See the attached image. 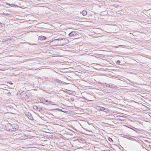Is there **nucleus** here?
<instances>
[{
  "label": "nucleus",
  "instance_id": "nucleus-1",
  "mask_svg": "<svg viewBox=\"0 0 151 151\" xmlns=\"http://www.w3.org/2000/svg\"><path fill=\"white\" fill-rule=\"evenodd\" d=\"M5 127L6 130L13 132L16 131L18 129L19 126L15 124H11L8 123L6 124Z\"/></svg>",
  "mask_w": 151,
  "mask_h": 151
},
{
  "label": "nucleus",
  "instance_id": "nucleus-2",
  "mask_svg": "<svg viewBox=\"0 0 151 151\" xmlns=\"http://www.w3.org/2000/svg\"><path fill=\"white\" fill-rule=\"evenodd\" d=\"M58 42L59 44V46H62L63 45L67 44L69 42V40L65 38H58Z\"/></svg>",
  "mask_w": 151,
  "mask_h": 151
},
{
  "label": "nucleus",
  "instance_id": "nucleus-3",
  "mask_svg": "<svg viewBox=\"0 0 151 151\" xmlns=\"http://www.w3.org/2000/svg\"><path fill=\"white\" fill-rule=\"evenodd\" d=\"M50 45L51 46H59L58 39H55L51 41L50 43Z\"/></svg>",
  "mask_w": 151,
  "mask_h": 151
},
{
  "label": "nucleus",
  "instance_id": "nucleus-4",
  "mask_svg": "<svg viewBox=\"0 0 151 151\" xmlns=\"http://www.w3.org/2000/svg\"><path fill=\"white\" fill-rule=\"evenodd\" d=\"M78 32L76 31H72L69 34V36L70 37H74L77 35Z\"/></svg>",
  "mask_w": 151,
  "mask_h": 151
},
{
  "label": "nucleus",
  "instance_id": "nucleus-5",
  "mask_svg": "<svg viewBox=\"0 0 151 151\" xmlns=\"http://www.w3.org/2000/svg\"><path fill=\"white\" fill-rule=\"evenodd\" d=\"M19 137L21 139H25L27 138V135L24 133L21 134H19Z\"/></svg>",
  "mask_w": 151,
  "mask_h": 151
},
{
  "label": "nucleus",
  "instance_id": "nucleus-6",
  "mask_svg": "<svg viewBox=\"0 0 151 151\" xmlns=\"http://www.w3.org/2000/svg\"><path fill=\"white\" fill-rule=\"evenodd\" d=\"M25 115L29 119L32 120L33 119L32 115L29 112L26 113V114H25Z\"/></svg>",
  "mask_w": 151,
  "mask_h": 151
},
{
  "label": "nucleus",
  "instance_id": "nucleus-7",
  "mask_svg": "<svg viewBox=\"0 0 151 151\" xmlns=\"http://www.w3.org/2000/svg\"><path fill=\"white\" fill-rule=\"evenodd\" d=\"M33 107L34 109L40 112H41V110H42L41 108L39 106H34Z\"/></svg>",
  "mask_w": 151,
  "mask_h": 151
},
{
  "label": "nucleus",
  "instance_id": "nucleus-8",
  "mask_svg": "<svg viewBox=\"0 0 151 151\" xmlns=\"http://www.w3.org/2000/svg\"><path fill=\"white\" fill-rule=\"evenodd\" d=\"M97 109L99 111H103L105 109V108L104 107L97 106Z\"/></svg>",
  "mask_w": 151,
  "mask_h": 151
},
{
  "label": "nucleus",
  "instance_id": "nucleus-9",
  "mask_svg": "<svg viewBox=\"0 0 151 151\" xmlns=\"http://www.w3.org/2000/svg\"><path fill=\"white\" fill-rule=\"evenodd\" d=\"M39 39L41 40H45L46 39V37L45 36H40L39 37Z\"/></svg>",
  "mask_w": 151,
  "mask_h": 151
},
{
  "label": "nucleus",
  "instance_id": "nucleus-10",
  "mask_svg": "<svg viewBox=\"0 0 151 151\" xmlns=\"http://www.w3.org/2000/svg\"><path fill=\"white\" fill-rule=\"evenodd\" d=\"M81 13L83 16H85L87 15V12L85 10H83L81 12Z\"/></svg>",
  "mask_w": 151,
  "mask_h": 151
},
{
  "label": "nucleus",
  "instance_id": "nucleus-11",
  "mask_svg": "<svg viewBox=\"0 0 151 151\" xmlns=\"http://www.w3.org/2000/svg\"><path fill=\"white\" fill-rule=\"evenodd\" d=\"M55 81H56V82L58 83H63L64 82H63L58 79H56V80H55Z\"/></svg>",
  "mask_w": 151,
  "mask_h": 151
},
{
  "label": "nucleus",
  "instance_id": "nucleus-12",
  "mask_svg": "<svg viewBox=\"0 0 151 151\" xmlns=\"http://www.w3.org/2000/svg\"><path fill=\"white\" fill-rule=\"evenodd\" d=\"M79 142H81V143H83V141H84V140H82L81 139H77V140Z\"/></svg>",
  "mask_w": 151,
  "mask_h": 151
},
{
  "label": "nucleus",
  "instance_id": "nucleus-13",
  "mask_svg": "<svg viewBox=\"0 0 151 151\" xmlns=\"http://www.w3.org/2000/svg\"><path fill=\"white\" fill-rule=\"evenodd\" d=\"M43 101H42L43 102H44V103H46V102H48V101L45 99H43Z\"/></svg>",
  "mask_w": 151,
  "mask_h": 151
},
{
  "label": "nucleus",
  "instance_id": "nucleus-14",
  "mask_svg": "<svg viewBox=\"0 0 151 151\" xmlns=\"http://www.w3.org/2000/svg\"><path fill=\"white\" fill-rule=\"evenodd\" d=\"M108 139L109 141L110 142H111L113 141L112 139L110 137H109Z\"/></svg>",
  "mask_w": 151,
  "mask_h": 151
},
{
  "label": "nucleus",
  "instance_id": "nucleus-15",
  "mask_svg": "<svg viewBox=\"0 0 151 151\" xmlns=\"http://www.w3.org/2000/svg\"><path fill=\"white\" fill-rule=\"evenodd\" d=\"M120 61L119 60H117L116 61V64H117L118 65L120 64Z\"/></svg>",
  "mask_w": 151,
  "mask_h": 151
},
{
  "label": "nucleus",
  "instance_id": "nucleus-16",
  "mask_svg": "<svg viewBox=\"0 0 151 151\" xmlns=\"http://www.w3.org/2000/svg\"><path fill=\"white\" fill-rule=\"evenodd\" d=\"M3 24L0 22V27H3Z\"/></svg>",
  "mask_w": 151,
  "mask_h": 151
},
{
  "label": "nucleus",
  "instance_id": "nucleus-17",
  "mask_svg": "<svg viewBox=\"0 0 151 151\" xmlns=\"http://www.w3.org/2000/svg\"><path fill=\"white\" fill-rule=\"evenodd\" d=\"M107 86L109 88H111L112 87V85H111L110 84H109L108 85V86Z\"/></svg>",
  "mask_w": 151,
  "mask_h": 151
},
{
  "label": "nucleus",
  "instance_id": "nucleus-18",
  "mask_svg": "<svg viewBox=\"0 0 151 151\" xmlns=\"http://www.w3.org/2000/svg\"><path fill=\"white\" fill-rule=\"evenodd\" d=\"M11 95V93H10V92H9L8 93V95L9 96H10Z\"/></svg>",
  "mask_w": 151,
  "mask_h": 151
},
{
  "label": "nucleus",
  "instance_id": "nucleus-19",
  "mask_svg": "<svg viewBox=\"0 0 151 151\" xmlns=\"http://www.w3.org/2000/svg\"><path fill=\"white\" fill-rule=\"evenodd\" d=\"M11 6H15V5H14L13 4H11Z\"/></svg>",
  "mask_w": 151,
  "mask_h": 151
},
{
  "label": "nucleus",
  "instance_id": "nucleus-20",
  "mask_svg": "<svg viewBox=\"0 0 151 151\" xmlns=\"http://www.w3.org/2000/svg\"><path fill=\"white\" fill-rule=\"evenodd\" d=\"M58 110H59V111H62V110L61 109H58Z\"/></svg>",
  "mask_w": 151,
  "mask_h": 151
},
{
  "label": "nucleus",
  "instance_id": "nucleus-21",
  "mask_svg": "<svg viewBox=\"0 0 151 151\" xmlns=\"http://www.w3.org/2000/svg\"><path fill=\"white\" fill-rule=\"evenodd\" d=\"M6 4H8L9 5H10L11 6V4H8V3H6Z\"/></svg>",
  "mask_w": 151,
  "mask_h": 151
},
{
  "label": "nucleus",
  "instance_id": "nucleus-22",
  "mask_svg": "<svg viewBox=\"0 0 151 151\" xmlns=\"http://www.w3.org/2000/svg\"><path fill=\"white\" fill-rule=\"evenodd\" d=\"M150 116L151 117V113L150 114Z\"/></svg>",
  "mask_w": 151,
  "mask_h": 151
},
{
  "label": "nucleus",
  "instance_id": "nucleus-23",
  "mask_svg": "<svg viewBox=\"0 0 151 151\" xmlns=\"http://www.w3.org/2000/svg\"><path fill=\"white\" fill-rule=\"evenodd\" d=\"M10 84H12V83H11Z\"/></svg>",
  "mask_w": 151,
  "mask_h": 151
}]
</instances>
